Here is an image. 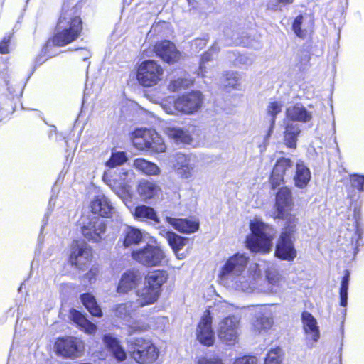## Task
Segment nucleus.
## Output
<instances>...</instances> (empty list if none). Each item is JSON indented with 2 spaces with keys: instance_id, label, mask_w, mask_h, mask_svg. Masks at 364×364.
<instances>
[{
  "instance_id": "nucleus-1",
  "label": "nucleus",
  "mask_w": 364,
  "mask_h": 364,
  "mask_svg": "<svg viewBox=\"0 0 364 364\" xmlns=\"http://www.w3.org/2000/svg\"><path fill=\"white\" fill-rule=\"evenodd\" d=\"M248 257L235 254L223 266L219 274L220 282L230 289L250 293L255 288V277L246 269Z\"/></svg>"
},
{
  "instance_id": "nucleus-2",
  "label": "nucleus",
  "mask_w": 364,
  "mask_h": 364,
  "mask_svg": "<svg viewBox=\"0 0 364 364\" xmlns=\"http://www.w3.org/2000/svg\"><path fill=\"white\" fill-rule=\"evenodd\" d=\"M82 31V21L77 9L64 4L52 42L56 46H65L76 41Z\"/></svg>"
},
{
  "instance_id": "nucleus-3",
  "label": "nucleus",
  "mask_w": 364,
  "mask_h": 364,
  "mask_svg": "<svg viewBox=\"0 0 364 364\" xmlns=\"http://www.w3.org/2000/svg\"><path fill=\"white\" fill-rule=\"evenodd\" d=\"M203 104L202 93L193 91L178 98L168 97L161 100L162 109L168 114H192L199 110Z\"/></svg>"
},
{
  "instance_id": "nucleus-4",
  "label": "nucleus",
  "mask_w": 364,
  "mask_h": 364,
  "mask_svg": "<svg viewBox=\"0 0 364 364\" xmlns=\"http://www.w3.org/2000/svg\"><path fill=\"white\" fill-rule=\"evenodd\" d=\"M250 227L252 233L247 237V247L252 252H269L272 247L275 230L257 219L252 220Z\"/></svg>"
},
{
  "instance_id": "nucleus-5",
  "label": "nucleus",
  "mask_w": 364,
  "mask_h": 364,
  "mask_svg": "<svg viewBox=\"0 0 364 364\" xmlns=\"http://www.w3.org/2000/svg\"><path fill=\"white\" fill-rule=\"evenodd\" d=\"M217 335L220 341L227 346H234L239 341L240 335V318L228 316L222 318L217 327Z\"/></svg>"
},
{
  "instance_id": "nucleus-6",
  "label": "nucleus",
  "mask_w": 364,
  "mask_h": 364,
  "mask_svg": "<svg viewBox=\"0 0 364 364\" xmlns=\"http://www.w3.org/2000/svg\"><path fill=\"white\" fill-rule=\"evenodd\" d=\"M132 256L135 261L148 267L162 266L168 262L165 252L161 247L151 245L134 250Z\"/></svg>"
},
{
  "instance_id": "nucleus-7",
  "label": "nucleus",
  "mask_w": 364,
  "mask_h": 364,
  "mask_svg": "<svg viewBox=\"0 0 364 364\" xmlns=\"http://www.w3.org/2000/svg\"><path fill=\"white\" fill-rule=\"evenodd\" d=\"M164 70L160 65L152 60L142 62L139 66L136 78L144 87H152L162 79Z\"/></svg>"
},
{
  "instance_id": "nucleus-8",
  "label": "nucleus",
  "mask_w": 364,
  "mask_h": 364,
  "mask_svg": "<svg viewBox=\"0 0 364 364\" xmlns=\"http://www.w3.org/2000/svg\"><path fill=\"white\" fill-rule=\"evenodd\" d=\"M132 348V356L139 363H152L159 356V350L149 340L136 338Z\"/></svg>"
},
{
  "instance_id": "nucleus-9",
  "label": "nucleus",
  "mask_w": 364,
  "mask_h": 364,
  "mask_svg": "<svg viewBox=\"0 0 364 364\" xmlns=\"http://www.w3.org/2000/svg\"><path fill=\"white\" fill-rule=\"evenodd\" d=\"M173 166L179 178L191 181L196 176L197 160L193 156L178 153L174 156Z\"/></svg>"
},
{
  "instance_id": "nucleus-10",
  "label": "nucleus",
  "mask_w": 364,
  "mask_h": 364,
  "mask_svg": "<svg viewBox=\"0 0 364 364\" xmlns=\"http://www.w3.org/2000/svg\"><path fill=\"white\" fill-rule=\"evenodd\" d=\"M166 132L168 137L178 144H191L199 137L201 130L196 125L188 124L183 127H167Z\"/></svg>"
},
{
  "instance_id": "nucleus-11",
  "label": "nucleus",
  "mask_w": 364,
  "mask_h": 364,
  "mask_svg": "<svg viewBox=\"0 0 364 364\" xmlns=\"http://www.w3.org/2000/svg\"><path fill=\"white\" fill-rule=\"evenodd\" d=\"M92 252L90 247L84 241H75L71 246L70 262L82 269L90 262Z\"/></svg>"
},
{
  "instance_id": "nucleus-12",
  "label": "nucleus",
  "mask_w": 364,
  "mask_h": 364,
  "mask_svg": "<svg viewBox=\"0 0 364 364\" xmlns=\"http://www.w3.org/2000/svg\"><path fill=\"white\" fill-rule=\"evenodd\" d=\"M293 166V162L289 159L282 157L277 161L270 178L273 188L291 178Z\"/></svg>"
},
{
  "instance_id": "nucleus-13",
  "label": "nucleus",
  "mask_w": 364,
  "mask_h": 364,
  "mask_svg": "<svg viewBox=\"0 0 364 364\" xmlns=\"http://www.w3.org/2000/svg\"><path fill=\"white\" fill-rule=\"evenodd\" d=\"M55 348L60 355L66 358L79 357L84 350L83 342L74 337L58 339L55 343Z\"/></svg>"
},
{
  "instance_id": "nucleus-14",
  "label": "nucleus",
  "mask_w": 364,
  "mask_h": 364,
  "mask_svg": "<svg viewBox=\"0 0 364 364\" xmlns=\"http://www.w3.org/2000/svg\"><path fill=\"white\" fill-rule=\"evenodd\" d=\"M198 341L207 346H211L215 342V334L212 329V317L209 311L204 312L196 330Z\"/></svg>"
},
{
  "instance_id": "nucleus-15",
  "label": "nucleus",
  "mask_w": 364,
  "mask_h": 364,
  "mask_svg": "<svg viewBox=\"0 0 364 364\" xmlns=\"http://www.w3.org/2000/svg\"><path fill=\"white\" fill-rule=\"evenodd\" d=\"M106 230L105 220L100 217H93L82 228V232L90 241L99 242Z\"/></svg>"
},
{
  "instance_id": "nucleus-16",
  "label": "nucleus",
  "mask_w": 364,
  "mask_h": 364,
  "mask_svg": "<svg viewBox=\"0 0 364 364\" xmlns=\"http://www.w3.org/2000/svg\"><path fill=\"white\" fill-rule=\"evenodd\" d=\"M143 274L138 269L127 270L121 277L117 287L119 294H127L136 288L143 280Z\"/></svg>"
},
{
  "instance_id": "nucleus-17",
  "label": "nucleus",
  "mask_w": 364,
  "mask_h": 364,
  "mask_svg": "<svg viewBox=\"0 0 364 364\" xmlns=\"http://www.w3.org/2000/svg\"><path fill=\"white\" fill-rule=\"evenodd\" d=\"M295 238L280 235L276 245L275 255L283 260L293 261L297 255L294 242Z\"/></svg>"
},
{
  "instance_id": "nucleus-18",
  "label": "nucleus",
  "mask_w": 364,
  "mask_h": 364,
  "mask_svg": "<svg viewBox=\"0 0 364 364\" xmlns=\"http://www.w3.org/2000/svg\"><path fill=\"white\" fill-rule=\"evenodd\" d=\"M157 56L168 63H173L180 58V53L176 46L169 41H163L157 43L154 47Z\"/></svg>"
},
{
  "instance_id": "nucleus-19",
  "label": "nucleus",
  "mask_w": 364,
  "mask_h": 364,
  "mask_svg": "<svg viewBox=\"0 0 364 364\" xmlns=\"http://www.w3.org/2000/svg\"><path fill=\"white\" fill-rule=\"evenodd\" d=\"M273 318L271 312L265 307H258L255 310L252 325L255 331L260 333L267 331L273 325Z\"/></svg>"
},
{
  "instance_id": "nucleus-20",
  "label": "nucleus",
  "mask_w": 364,
  "mask_h": 364,
  "mask_svg": "<svg viewBox=\"0 0 364 364\" xmlns=\"http://www.w3.org/2000/svg\"><path fill=\"white\" fill-rule=\"evenodd\" d=\"M137 309L134 301L118 304L112 306V316L124 324L130 326L129 323Z\"/></svg>"
},
{
  "instance_id": "nucleus-21",
  "label": "nucleus",
  "mask_w": 364,
  "mask_h": 364,
  "mask_svg": "<svg viewBox=\"0 0 364 364\" xmlns=\"http://www.w3.org/2000/svg\"><path fill=\"white\" fill-rule=\"evenodd\" d=\"M267 287L262 289L267 294H277L283 291L284 278L274 267H268L266 270Z\"/></svg>"
},
{
  "instance_id": "nucleus-22",
  "label": "nucleus",
  "mask_w": 364,
  "mask_h": 364,
  "mask_svg": "<svg viewBox=\"0 0 364 364\" xmlns=\"http://www.w3.org/2000/svg\"><path fill=\"white\" fill-rule=\"evenodd\" d=\"M292 198L290 190L284 187L279 189L276 196V218H284L286 213L291 210Z\"/></svg>"
},
{
  "instance_id": "nucleus-23",
  "label": "nucleus",
  "mask_w": 364,
  "mask_h": 364,
  "mask_svg": "<svg viewBox=\"0 0 364 364\" xmlns=\"http://www.w3.org/2000/svg\"><path fill=\"white\" fill-rule=\"evenodd\" d=\"M136 294L138 298L134 303L138 309L154 304L160 296V293L154 288L152 289L144 284L143 287L136 290Z\"/></svg>"
},
{
  "instance_id": "nucleus-24",
  "label": "nucleus",
  "mask_w": 364,
  "mask_h": 364,
  "mask_svg": "<svg viewBox=\"0 0 364 364\" xmlns=\"http://www.w3.org/2000/svg\"><path fill=\"white\" fill-rule=\"evenodd\" d=\"M166 221L177 231L185 234L195 232L199 228V223L195 219L166 217Z\"/></svg>"
},
{
  "instance_id": "nucleus-25",
  "label": "nucleus",
  "mask_w": 364,
  "mask_h": 364,
  "mask_svg": "<svg viewBox=\"0 0 364 364\" xmlns=\"http://www.w3.org/2000/svg\"><path fill=\"white\" fill-rule=\"evenodd\" d=\"M92 212L102 217H109L114 213V208L104 195L97 196L91 203Z\"/></svg>"
},
{
  "instance_id": "nucleus-26",
  "label": "nucleus",
  "mask_w": 364,
  "mask_h": 364,
  "mask_svg": "<svg viewBox=\"0 0 364 364\" xmlns=\"http://www.w3.org/2000/svg\"><path fill=\"white\" fill-rule=\"evenodd\" d=\"M286 117V120L306 123L311 119L312 114L301 104H296L287 107Z\"/></svg>"
},
{
  "instance_id": "nucleus-27",
  "label": "nucleus",
  "mask_w": 364,
  "mask_h": 364,
  "mask_svg": "<svg viewBox=\"0 0 364 364\" xmlns=\"http://www.w3.org/2000/svg\"><path fill=\"white\" fill-rule=\"evenodd\" d=\"M301 320L305 333L313 342H317L320 338V332L316 319L310 313L304 311L301 314Z\"/></svg>"
},
{
  "instance_id": "nucleus-28",
  "label": "nucleus",
  "mask_w": 364,
  "mask_h": 364,
  "mask_svg": "<svg viewBox=\"0 0 364 364\" xmlns=\"http://www.w3.org/2000/svg\"><path fill=\"white\" fill-rule=\"evenodd\" d=\"M311 178V173L309 168L305 165L303 161L299 160L296 163L295 174L294 176V184L300 188H305Z\"/></svg>"
},
{
  "instance_id": "nucleus-29",
  "label": "nucleus",
  "mask_w": 364,
  "mask_h": 364,
  "mask_svg": "<svg viewBox=\"0 0 364 364\" xmlns=\"http://www.w3.org/2000/svg\"><path fill=\"white\" fill-rule=\"evenodd\" d=\"M313 26L314 22L310 17H304L299 15L295 18L292 28L298 37L305 38L312 31Z\"/></svg>"
},
{
  "instance_id": "nucleus-30",
  "label": "nucleus",
  "mask_w": 364,
  "mask_h": 364,
  "mask_svg": "<svg viewBox=\"0 0 364 364\" xmlns=\"http://www.w3.org/2000/svg\"><path fill=\"white\" fill-rule=\"evenodd\" d=\"M145 235L139 229L131 226H127L122 231V237L123 245L129 247L132 245H138L143 240Z\"/></svg>"
},
{
  "instance_id": "nucleus-31",
  "label": "nucleus",
  "mask_w": 364,
  "mask_h": 364,
  "mask_svg": "<svg viewBox=\"0 0 364 364\" xmlns=\"http://www.w3.org/2000/svg\"><path fill=\"white\" fill-rule=\"evenodd\" d=\"M284 124V144L288 147L294 149L296 146L297 137L301 132L300 127L297 123L289 120H286Z\"/></svg>"
},
{
  "instance_id": "nucleus-32",
  "label": "nucleus",
  "mask_w": 364,
  "mask_h": 364,
  "mask_svg": "<svg viewBox=\"0 0 364 364\" xmlns=\"http://www.w3.org/2000/svg\"><path fill=\"white\" fill-rule=\"evenodd\" d=\"M168 274L164 271H153L149 272L144 277V284L146 286L154 288V289L161 294V287L166 282Z\"/></svg>"
},
{
  "instance_id": "nucleus-33",
  "label": "nucleus",
  "mask_w": 364,
  "mask_h": 364,
  "mask_svg": "<svg viewBox=\"0 0 364 364\" xmlns=\"http://www.w3.org/2000/svg\"><path fill=\"white\" fill-rule=\"evenodd\" d=\"M161 191L160 187L155 183L148 180H141L137 187V192L144 200L157 196Z\"/></svg>"
},
{
  "instance_id": "nucleus-34",
  "label": "nucleus",
  "mask_w": 364,
  "mask_h": 364,
  "mask_svg": "<svg viewBox=\"0 0 364 364\" xmlns=\"http://www.w3.org/2000/svg\"><path fill=\"white\" fill-rule=\"evenodd\" d=\"M103 341L106 347L112 352L114 356L119 361H123L126 359L127 355L117 338L110 333L105 334Z\"/></svg>"
},
{
  "instance_id": "nucleus-35",
  "label": "nucleus",
  "mask_w": 364,
  "mask_h": 364,
  "mask_svg": "<svg viewBox=\"0 0 364 364\" xmlns=\"http://www.w3.org/2000/svg\"><path fill=\"white\" fill-rule=\"evenodd\" d=\"M70 318L77 324L82 330L88 334L94 333L97 330V326L88 321L84 315L75 309L70 311Z\"/></svg>"
},
{
  "instance_id": "nucleus-36",
  "label": "nucleus",
  "mask_w": 364,
  "mask_h": 364,
  "mask_svg": "<svg viewBox=\"0 0 364 364\" xmlns=\"http://www.w3.org/2000/svg\"><path fill=\"white\" fill-rule=\"evenodd\" d=\"M132 213L134 218L140 221L151 220L156 223H159V219L156 211L151 207L141 205L136 206L132 210Z\"/></svg>"
},
{
  "instance_id": "nucleus-37",
  "label": "nucleus",
  "mask_w": 364,
  "mask_h": 364,
  "mask_svg": "<svg viewBox=\"0 0 364 364\" xmlns=\"http://www.w3.org/2000/svg\"><path fill=\"white\" fill-rule=\"evenodd\" d=\"M133 166L136 169L147 176H157L161 171L156 164L141 158L135 159Z\"/></svg>"
},
{
  "instance_id": "nucleus-38",
  "label": "nucleus",
  "mask_w": 364,
  "mask_h": 364,
  "mask_svg": "<svg viewBox=\"0 0 364 364\" xmlns=\"http://www.w3.org/2000/svg\"><path fill=\"white\" fill-rule=\"evenodd\" d=\"M283 108V102L278 100H271L267 107V113L270 117V126L266 138H269L274 129L277 115L280 113Z\"/></svg>"
},
{
  "instance_id": "nucleus-39",
  "label": "nucleus",
  "mask_w": 364,
  "mask_h": 364,
  "mask_svg": "<svg viewBox=\"0 0 364 364\" xmlns=\"http://www.w3.org/2000/svg\"><path fill=\"white\" fill-rule=\"evenodd\" d=\"M219 50V47L216 44H214L202 55L199 66V74L202 77H205L208 73L209 68L207 66V63L213 60L214 57L218 53Z\"/></svg>"
},
{
  "instance_id": "nucleus-40",
  "label": "nucleus",
  "mask_w": 364,
  "mask_h": 364,
  "mask_svg": "<svg viewBox=\"0 0 364 364\" xmlns=\"http://www.w3.org/2000/svg\"><path fill=\"white\" fill-rule=\"evenodd\" d=\"M80 299L83 305L92 315L97 317L102 316V310L97 304L93 295L89 293L83 294L80 296Z\"/></svg>"
},
{
  "instance_id": "nucleus-41",
  "label": "nucleus",
  "mask_w": 364,
  "mask_h": 364,
  "mask_svg": "<svg viewBox=\"0 0 364 364\" xmlns=\"http://www.w3.org/2000/svg\"><path fill=\"white\" fill-rule=\"evenodd\" d=\"M150 134L151 139H149L150 146L147 147V151L156 153H162L166 151V145L161 136L153 129H146Z\"/></svg>"
},
{
  "instance_id": "nucleus-42",
  "label": "nucleus",
  "mask_w": 364,
  "mask_h": 364,
  "mask_svg": "<svg viewBox=\"0 0 364 364\" xmlns=\"http://www.w3.org/2000/svg\"><path fill=\"white\" fill-rule=\"evenodd\" d=\"M133 137V144L139 150H147V147L150 146L149 139H151V136L149 132L145 129H136Z\"/></svg>"
},
{
  "instance_id": "nucleus-43",
  "label": "nucleus",
  "mask_w": 364,
  "mask_h": 364,
  "mask_svg": "<svg viewBox=\"0 0 364 364\" xmlns=\"http://www.w3.org/2000/svg\"><path fill=\"white\" fill-rule=\"evenodd\" d=\"M283 220H286L285 225L280 235H285L289 237L295 238L298 218L292 214L286 213Z\"/></svg>"
},
{
  "instance_id": "nucleus-44",
  "label": "nucleus",
  "mask_w": 364,
  "mask_h": 364,
  "mask_svg": "<svg viewBox=\"0 0 364 364\" xmlns=\"http://www.w3.org/2000/svg\"><path fill=\"white\" fill-rule=\"evenodd\" d=\"M165 237H166L168 244L172 247L174 252L180 250L184 245V238L175 234L172 232H166Z\"/></svg>"
},
{
  "instance_id": "nucleus-45",
  "label": "nucleus",
  "mask_w": 364,
  "mask_h": 364,
  "mask_svg": "<svg viewBox=\"0 0 364 364\" xmlns=\"http://www.w3.org/2000/svg\"><path fill=\"white\" fill-rule=\"evenodd\" d=\"M349 280L350 272L349 271L346 270L345 272V275L341 281V287L340 289V304L342 306H346L348 304V289Z\"/></svg>"
},
{
  "instance_id": "nucleus-46",
  "label": "nucleus",
  "mask_w": 364,
  "mask_h": 364,
  "mask_svg": "<svg viewBox=\"0 0 364 364\" xmlns=\"http://www.w3.org/2000/svg\"><path fill=\"white\" fill-rule=\"evenodd\" d=\"M191 84L192 81L189 79L178 78L171 81L168 85V90L171 92H178L181 89L188 87Z\"/></svg>"
},
{
  "instance_id": "nucleus-47",
  "label": "nucleus",
  "mask_w": 364,
  "mask_h": 364,
  "mask_svg": "<svg viewBox=\"0 0 364 364\" xmlns=\"http://www.w3.org/2000/svg\"><path fill=\"white\" fill-rule=\"evenodd\" d=\"M282 353V350L279 348L271 349L267 355L264 364H281Z\"/></svg>"
},
{
  "instance_id": "nucleus-48",
  "label": "nucleus",
  "mask_w": 364,
  "mask_h": 364,
  "mask_svg": "<svg viewBox=\"0 0 364 364\" xmlns=\"http://www.w3.org/2000/svg\"><path fill=\"white\" fill-rule=\"evenodd\" d=\"M126 160L127 157L124 152L112 153L110 159L106 162V166L109 168H114L122 164Z\"/></svg>"
},
{
  "instance_id": "nucleus-49",
  "label": "nucleus",
  "mask_w": 364,
  "mask_h": 364,
  "mask_svg": "<svg viewBox=\"0 0 364 364\" xmlns=\"http://www.w3.org/2000/svg\"><path fill=\"white\" fill-rule=\"evenodd\" d=\"M351 186L360 191H364V176L358 174H352L350 176Z\"/></svg>"
},
{
  "instance_id": "nucleus-50",
  "label": "nucleus",
  "mask_w": 364,
  "mask_h": 364,
  "mask_svg": "<svg viewBox=\"0 0 364 364\" xmlns=\"http://www.w3.org/2000/svg\"><path fill=\"white\" fill-rule=\"evenodd\" d=\"M133 175H134V173L132 171H123L122 173L121 178L124 181V186L123 187V188L121 190L120 192H117L116 191H114L122 199H124L125 197L127 196V195H128V191L126 189V187H125L126 183L129 181L128 180L127 181V178L129 177V180H131Z\"/></svg>"
},
{
  "instance_id": "nucleus-51",
  "label": "nucleus",
  "mask_w": 364,
  "mask_h": 364,
  "mask_svg": "<svg viewBox=\"0 0 364 364\" xmlns=\"http://www.w3.org/2000/svg\"><path fill=\"white\" fill-rule=\"evenodd\" d=\"M253 62V58L247 55H240L235 61V64L238 66L249 65Z\"/></svg>"
},
{
  "instance_id": "nucleus-52",
  "label": "nucleus",
  "mask_w": 364,
  "mask_h": 364,
  "mask_svg": "<svg viewBox=\"0 0 364 364\" xmlns=\"http://www.w3.org/2000/svg\"><path fill=\"white\" fill-rule=\"evenodd\" d=\"M239 79V75L237 73H229L227 75V84L225 85L235 88L237 85Z\"/></svg>"
},
{
  "instance_id": "nucleus-53",
  "label": "nucleus",
  "mask_w": 364,
  "mask_h": 364,
  "mask_svg": "<svg viewBox=\"0 0 364 364\" xmlns=\"http://www.w3.org/2000/svg\"><path fill=\"white\" fill-rule=\"evenodd\" d=\"M197 364H223V363L218 357H203L198 359Z\"/></svg>"
},
{
  "instance_id": "nucleus-54",
  "label": "nucleus",
  "mask_w": 364,
  "mask_h": 364,
  "mask_svg": "<svg viewBox=\"0 0 364 364\" xmlns=\"http://www.w3.org/2000/svg\"><path fill=\"white\" fill-rule=\"evenodd\" d=\"M233 364H257L255 357L244 356L237 358Z\"/></svg>"
},
{
  "instance_id": "nucleus-55",
  "label": "nucleus",
  "mask_w": 364,
  "mask_h": 364,
  "mask_svg": "<svg viewBox=\"0 0 364 364\" xmlns=\"http://www.w3.org/2000/svg\"><path fill=\"white\" fill-rule=\"evenodd\" d=\"M99 273V269L96 267H92L90 271L85 274V279L92 284L96 280V277Z\"/></svg>"
},
{
  "instance_id": "nucleus-56",
  "label": "nucleus",
  "mask_w": 364,
  "mask_h": 364,
  "mask_svg": "<svg viewBox=\"0 0 364 364\" xmlns=\"http://www.w3.org/2000/svg\"><path fill=\"white\" fill-rule=\"evenodd\" d=\"M10 38H4L3 41L0 43V53L1 54H6L9 52V43Z\"/></svg>"
},
{
  "instance_id": "nucleus-57",
  "label": "nucleus",
  "mask_w": 364,
  "mask_h": 364,
  "mask_svg": "<svg viewBox=\"0 0 364 364\" xmlns=\"http://www.w3.org/2000/svg\"><path fill=\"white\" fill-rule=\"evenodd\" d=\"M78 57L82 58L84 61L91 57V53L87 49L81 48L78 52Z\"/></svg>"
},
{
  "instance_id": "nucleus-58",
  "label": "nucleus",
  "mask_w": 364,
  "mask_h": 364,
  "mask_svg": "<svg viewBox=\"0 0 364 364\" xmlns=\"http://www.w3.org/2000/svg\"><path fill=\"white\" fill-rule=\"evenodd\" d=\"M217 310H221L223 312H227L228 309L230 307L229 305L225 302H220L215 305Z\"/></svg>"
},
{
  "instance_id": "nucleus-59",
  "label": "nucleus",
  "mask_w": 364,
  "mask_h": 364,
  "mask_svg": "<svg viewBox=\"0 0 364 364\" xmlns=\"http://www.w3.org/2000/svg\"><path fill=\"white\" fill-rule=\"evenodd\" d=\"M294 0H277V6L281 9L282 6H285L289 4H291Z\"/></svg>"
},
{
  "instance_id": "nucleus-60",
  "label": "nucleus",
  "mask_w": 364,
  "mask_h": 364,
  "mask_svg": "<svg viewBox=\"0 0 364 364\" xmlns=\"http://www.w3.org/2000/svg\"><path fill=\"white\" fill-rule=\"evenodd\" d=\"M196 44L200 46H205L206 45V41L204 39H197L195 41Z\"/></svg>"
},
{
  "instance_id": "nucleus-61",
  "label": "nucleus",
  "mask_w": 364,
  "mask_h": 364,
  "mask_svg": "<svg viewBox=\"0 0 364 364\" xmlns=\"http://www.w3.org/2000/svg\"><path fill=\"white\" fill-rule=\"evenodd\" d=\"M309 59H310V58H309V55L305 54L304 57V64L308 63L309 61Z\"/></svg>"
},
{
  "instance_id": "nucleus-62",
  "label": "nucleus",
  "mask_w": 364,
  "mask_h": 364,
  "mask_svg": "<svg viewBox=\"0 0 364 364\" xmlns=\"http://www.w3.org/2000/svg\"><path fill=\"white\" fill-rule=\"evenodd\" d=\"M132 328H134V331H141L142 330V328L140 326H133Z\"/></svg>"
},
{
  "instance_id": "nucleus-63",
  "label": "nucleus",
  "mask_w": 364,
  "mask_h": 364,
  "mask_svg": "<svg viewBox=\"0 0 364 364\" xmlns=\"http://www.w3.org/2000/svg\"><path fill=\"white\" fill-rule=\"evenodd\" d=\"M53 198L51 197L50 199V201H49V207H51L52 205H54V203L53 204Z\"/></svg>"
},
{
  "instance_id": "nucleus-64",
  "label": "nucleus",
  "mask_w": 364,
  "mask_h": 364,
  "mask_svg": "<svg viewBox=\"0 0 364 364\" xmlns=\"http://www.w3.org/2000/svg\"><path fill=\"white\" fill-rule=\"evenodd\" d=\"M132 1V0H124V2L128 5L130 4Z\"/></svg>"
}]
</instances>
